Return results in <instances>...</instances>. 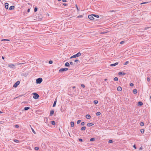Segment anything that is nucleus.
Here are the masks:
<instances>
[{"instance_id": "20", "label": "nucleus", "mask_w": 151, "mask_h": 151, "mask_svg": "<svg viewBox=\"0 0 151 151\" xmlns=\"http://www.w3.org/2000/svg\"><path fill=\"white\" fill-rule=\"evenodd\" d=\"M137 89H134L133 90V92L134 94H136L137 93Z\"/></svg>"}, {"instance_id": "56", "label": "nucleus", "mask_w": 151, "mask_h": 151, "mask_svg": "<svg viewBox=\"0 0 151 151\" xmlns=\"http://www.w3.org/2000/svg\"><path fill=\"white\" fill-rule=\"evenodd\" d=\"M74 58V57H73V56H71L70 57V58L71 59V58Z\"/></svg>"}, {"instance_id": "4", "label": "nucleus", "mask_w": 151, "mask_h": 151, "mask_svg": "<svg viewBox=\"0 0 151 151\" xmlns=\"http://www.w3.org/2000/svg\"><path fill=\"white\" fill-rule=\"evenodd\" d=\"M81 55V53L80 52H79L78 53H77V54L75 55H73V57L74 58H76L77 57H78L79 56H80Z\"/></svg>"}, {"instance_id": "14", "label": "nucleus", "mask_w": 151, "mask_h": 151, "mask_svg": "<svg viewBox=\"0 0 151 151\" xmlns=\"http://www.w3.org/2000/svg\"><path fill=\"white\" fill-rule=\"evenodd\" d=\"M86 118L88 119H89L91 118V116L89 114H87L86 116Z\"/></svg>"}, {"instance_id": "40", "label": "nucleus", "mask_w": 151, "mask_h": 151, "mask_svg": "<svg viewBox=\"0 0 151 151\" xmlns=\"http://www.w3.org/2000/svg\"><path fill=\"white\" fill-rule=\"evenodd\" d=\"M113 141L112 140H109V142H108L109 143H112L113 142Z\"/></svg>"}, {"instance_id": "21", "label": "nucleus", "mask_w": 151, "mask_h": 151, "mask_svg": "<svg viewBox=\"0 0 151 151\" xmlns=\"http://www.w3.org/2000/svg\"><path fill=\"white\" fill-rule=\"evenodd\" d=\"M140 131L142 133H143L144 132L145 130L144 129H140Z\"/></svg>"}, {"instance_id": "2", "label": "nucleus", "mask_w": 151, "mask_h": 151, "mask_svg": "<svg viewBox=\"0 0 151 151\" xmlns=\"http://www.w3.org/2000/svg\"><path fill=\"white\" fill-rule=\"evenodd\" d=\"M42 81V78H39L36 80V83L37 84H40Z\"/></svg>"}, {"instance_id": "11", "label": "nucleus", "mask_w": 151, "mask_h": 151, "mask_svg": "<svg viewBox=\"0 0 151 151\" xmlns=\"http://www.w3.org/2000/svg\"><path fill=\"white\" fill-rule=\"evenodd\" d=\"M93 125V124L91 123H88L87 124V126L88 127H91Z\"/></svg>"}, {"instance_id": "48", "label": "nucleus", "mask_w": 151, "mask_h": 151, "mask_svg": "<svg viewBox=\"0 0 151 151\" xmlns=\"http://www.w3.org/2000/svg\"><path fill=\"white\" fill-rule=\"evenodd\" d=\"M130 86H134V84L133 83H131L130 84Z\"/></svg>"}, {"instance_id": "46", "label": "nucleus", "mask_w": 151, "mask_h": 151, "mask_svg": "<svg viewBox=\"0 0 151 151\" xmlns=\"http://www.w3.org/2000/svg\"><path fill=\"white\" fill-rule=\"evenodd\" d=\"M69 63L71 65H73V63L72 62H70Z\"/></svg>"}, {"instance_id": "41", "label": "nucleus", "mask_w": 151, "mask_h": 151, "mask_svg": "<svg viewBox=\"0 0 151 151\" xmlns=\"http://www.w3.org/2000/svg\"><path fill=\"white\" fill-rule=\"evenodd\" d=\"M37 10V7H35L34 9V11L35 12H36Z\"/></svg>"}, {"instance_id": "49", "label": "nucleus", "mask_w": 151, "mask_h": 151, "mask_svg": "<svg viewBox=\"0 0 151 151\" xmlns=\"http://www.w3.org/2000/svg\"><path fill=\"white\" fill-rule=\"evenodd\" d=\"M76 8H77V10H78V11H79V9H78V6H77V5H76Z\"/></svg>"}, {"instance_id": "13", "label": "nucleus", "mask_w": 151, "mask_h": 151, "mask_svg": "<svg viewBox=\"0 0 151 151\" xmlns=\"http://www.w3.org/2000/svg\"><path fill=\"white\" fill-rule=\"evenodd\" d=\"M117 90L118 91H121L122 90V88L120 86H119L117 88Z\"/></svg>"}, {"instance_id": "47", "label": "nucleus", "mask_w": 151, "mask_h": 151, "mask_svg": "<svg viewBox=\"0 0 151 151\" xmlns=\"http://www.w3.org/2000/svg\"><path fill=\"white\" fill-rule=\"evenodd\" d=\"M32 132L35 134H36V132H35V131H34V130L32 128Z\"/></svg>"}, {"instance_id": "59", "label": "nucleus", "mask_w": 151, "mask_h": 151, "mask_svg": "<svg viewBox=\"0 0 151 151\" xmlns=\"http://www.w3.org/2000/svg\"><path fill=\"white\" fill-rule=\"evenodd\" d=\"M142 147H140V148H139V150H142Z\"/></svg>"}, {"instance_id": "42", "label": "nucleus", "mask_w": 151, "mask_h": 151, "mask_svg": "<svg viewBox=\"0 0 151 151\" xmlns=\"http://www.w3.org/2000/svg\"><path fill=\"white\" fill-rule=\"evenodd\" d=\"M14 127L16 128H18L19 127V126L17 124L15 125Z\"/></svg>"}, {"instance_id": "9", "label": "nucleus", "mask_w": 151, "mask_h": 151, "mask_svg": "<svg viewBox=\"0 0 151 151\" xmlns=\"http://www.w3.org/2000/svg\"><path fill=\"white\" fill-rule=\"evenodd\" d=\"M118 62H116V63H114V64H111L110 65V66H112V67L118 65Z\"/></svg>"}, {"instance_id": "23", "label": "nucleus", "mask_w": 151, "mask_h": 151, "mask_svg": "<svg viewBox=\"0 0 151 151\" xmlns=\"http://www.w3.org/2000/svg\"><path fill=\"white\" fill-rule=\"evenodd\" d=\"M92 15H93V16L97 17V18H99V16L98 15H95L94 14H92Z\"/></svg>"}, {"instance_id": "16", "label": "nucleus", "mask_w": 151, "mask_h": 151, "mask_svg": "<svg viewBox=\"0 0 151 151\" xmlns=\"http://www.w3.org/2000/svg\"><path fill=\"white\" fill-rule=\"evenodd\" d=\"M54 111L53 110H52L50 111V116H52L54 114Z\"/></svg>"}, {"instance_id": "58", "label": "nucleus", "mask_w": 151, "mask_h": 151, "mask_svg": "<svg viewBox=\"0 0 151 151\" xmlns=\"http://www.w3.org/2000/svg\"><path fill=\"white\" fill-rule=\"evenodd\" d=\"M63 4L64 6H66L67 5V4L65 3H63Z\"/></svg>"}, {"instance_id": "31", "label": "nucleus", "mask_w": 151, "mask_h": 151, "mask_svg": "<svg viewBox=\"0 0 151 151\" xmlns=\"http://www.w3.org/2000/svg\"><path fill=\"white\" fill-rule=\"evenodd\" d=\"M129 63V62L128 61H127L125 62V63L124 64V65H126L127 64Z\"/></svg>"}, {"instance_id": "44", "label": "nucleus", "mask_w": 151, "mask_h": 151, "mask_svg": "<svg viewBox=\"0 0 151 151\" xmlns=\"http://www.w3.org/2000/svg\"><path fill=\"white\" fill-rule=\"evenodd\" d=\"M124 41H122L120 42V44H122L124 43Z\"/></svg>"}, {"instance_id": "24", "label": "nucleus", "mask_w": 151, "mask_h": 151, "mask_svg": "<svg viewBox=\"0 0 151 151\" xmlns=\"http://www.w3.org/2000/svg\"><path fill=\"white\" fill-rule=\"evenodd\" d=\"M51 124L52 125H55V122L54 121H51Z\"/></svg>"}, {"instance_id": "38", "label": "nucleus", "mask_w": 151, "mask_h": 151, "mask_svg": "<svg viewBox=\"0 0 151 151\" xmlns=\"http://www.w3.org/2000/svg\"><path fill=\"white\" fill-rule=\"evenodd\" d=\"M150 28V27H145L144 30H147V29H149Z\"/></svg>"}, {"instance_id": "54", "label": "nucleus", "mask_w": 151, "mask_h": 151, "mask_svg": "<svg viewBox=\"0 0 151 151\" xmlns=\"http://www.w3.org/2000/svg\"><path fill=\"white\" fill-rule=\"evenodd\" d=\"M79 61V60H75V62H76Z\"/></svg>"}, {"instance_id": "63", "label": "nucleus", "mask_w": 151, "mask_h": 151, "mask_svg": "<svg viewBox=\"0 0 151 151\" xmlns=\"http://www.w3.org/2000/svg\"><path fill=\"white\" fill-rule=\"evenodd\" d=\"M2 112L1 111H0V113H2Z\"/></svg>"}, {"instance_id": "28", "label": "nucleus", "mask_w": 151, "mask_h": 151, "mask_svg": "<svg viewBox=\"0 0 151 151\" xmlns=\"http://www.w3.org/2000/svg\"><path fill=\"white\" fill-rule=\"evenodd\" d=\"M95 138H91L90 139V141H93L95 140Z\"/></svg>"}, {"instance_id": "6", "label": "nucleus", "mask_w": 151, "mask_h": 151, "mask_svg": "<svg viewBox=\"0 0 151 151\" xmlns=\"http://www.w3.org/2000/svg\"><path fill=\"white\" fill-rule=\"evenodd\" d=\"M93 15H89L88 16V18L91 20H93L94 19V18L93 17Z\"/></svg>"}, {"instance_id": "50", "label": "nucleus", "mask_w": 151, "mask_h": 151, "mask_svg": "<svg viewBox=\"0 0 151 151\" xmlns=\"http://www.w3.org/2000/svg\"><path fill=\"white\" fill-rule=\"evenodd\" d=\"M148 3V2H143V3H141L140 4H146V3Z\"/></svg>"}, {"instance_id": "18", "label": "nucleus", "mask_w": 151, "mask_h": 151, "mask_svg": "<svg viewBox=\"0 0 151 151\" xmlns=\"http://www.w3.org/2000/svg\"><path fill=\"white\" fill-rule=\"evenodd\" d=\"M65 66L66 67L69 66H70V64L68 62H66L65 64Z\"/></svg>"}, {"instance_id": "62", "label": "nucleus", "mask_w": 151, "mask_h": 151, "mask_svg": "<svg viewBox=\"0 0 151 151\" xmlns=\"http://www.w3.org/2000/svg\"><path fill=\"white\" fill-rule=\"evenodd\" d=\"M27 4H29V5H30V3H27Z\"/></svg>"}, {"instance_id": "61", "label": "nucleus", "mask_w": 151, "mask_h": 151, "mask_svg": "<svg viewBox=\"0 0 151 151\" xmlns=\"http://www.w3.org/2000/svg\"><path fill=\"white\" fill-rule=\"evenodd\" d=\"M2 58L3 59H4V57H3H3H2Z\"/></svg>"}, {"instance_id": "33", "label": "nucleus", "mask_w": 151, "mask_h": 151, "mask_svg": "<svg viewBox=\"0 0 151 151\" xmlns=\"http://www.w3.org/2000/svg\"><path fill=\"white\" fill-rule=\"evenodd\" d=\"M14 141L18 143L19 142V141L17 139H14Z\"/></svg>"}, {"instance_id": "39", "label": "nucleus", "mask_w": 151, "mask_h": 151, "mask_svg": "<svg viewBox=\"0 0 151 151\" xmlns=\"http://www.w3.org/2000/svg\"><path fill=\"white\" fill-rule=\"evenodd\" d=\"M83 17V16L81 15H79L77 17V18H82Z\"/></svg>"}, {"instance_id": "22", "label": "nucleus", "mask_w": 151, "mask_h": 151, "mask_svg": "<svg viewBox=\"0 0 151 151\" xmlns=\"http://www.w3.org/2000/svg\"><path fill=\"white\" fill-rule=\"evenodd\" d=\"M140 126H143L144 125V124L143 122H140Z\"/></svg>"}, {"instance_id": "34", "label": "nucleus", "mask_w": 151, "mask_h": 151, "mask_svg": "<svg viewBox=\"0 0 151 151\" xmlns=\"http://www.w3.org/2000/svg\"><path fill=\"white\" fill-rule=\"evenodd\" d=\"M10 40H9L8 39H4L1 40L2 41H9Z\"/></svg>"}, {"instance_id": "52", "label": "nucleus", "mask_w": 151, "mask_h": 151, "mask_svg": "<svg viewBox=\"0 0 151 151\" xmlns=\"http://www.w3.org/2000/svg\"><path fill=\"white\" fill-rule=\"evenodd\" d=\"M133 147L135 149H136V145H134L133 146Z\"/></svg>"}, {"instance_id": "19", "label": "nucleus", "mask_w": 151, "mask_h": 151, "mask_svg": "<svg viewBox=\"0 0 151 151\" xmlns=\"http://www.w3.org/2000/svg\"><path fill=\"white\" fill-rule=\"evenodd\" d=\"M70 124H71V127H73L74 126V122H71Z\"/></svg>"}, {"instance_id": "3", "label": "nucleus", "mask_w": 151, "mask_h": 151, "mask_svg": "<svg viewBox=\"0 0 151 151\" xmlns=\"http://www.w3.org/2000/svg\"><path fill=\"white\" fill-rule=\"evenodd\" d=\"M68 70V68H62L60 69L59 70V72L61 73L63 71H66Z\"/></svg>"}, {"instance_id": "25", "label": "nucleus", "mask_w": 151, "mask_h": 151, "mask_svg": "<svg viewBox=\"0 0 151 151\" xmlns=\"http://www.w3.org/2000/svg\"><path fill=\"white\" fill-rule=\"evenodd\" d=\"M86 127H83L81 128V130H84L86 129Z\"/></svg>"}, {"instance_id": "26", "label": "nucleus", "mask_w": 151, "mask_h": 151, "mask_svg": "<svg viewBox=\"0 0 151 151\" xmlns=\"http://www.w3.org/2000/svg\"><path fill=\"white\" fill-rule=\"evenodd\" d=\"M29 109V107H25L24 108V109L25 110H28Z\"/></svg>"}, {"instance_id": "53", "label": "nucleus", "mask_w": 151, "mask_h": 151, "mask_svg": "<svg viewBox=\"0 0 151 151\" xmlns=\"http://www.w3.org/2000/svg\"><path fill=\"white\" fill-rule=\"evenodd\" d=\"M62 1L63 2H66V0H63Z\"/></svg>"}, {"instance_id": "35", "label": "nucleus", "mask_w": 151, "mask_h": 151, "mask_svg": "<svg viewBox=\"0 0 151 151\" xmlns=\"http://www.w3.org/2000/svg\"><path fill=\"white\" fill-rule=\"evenodd\" d=\"M39 149V147H35V150H38Z\"/></svg>"}, {"instance_id": "32", "label": "nucleus", "mask_w": 151, "mask_h": 151, "mask_svg": "<svg viewBox=\"0 0 151 151\" xmlns=\"http://www.w3.org/2000/svg\"><path fill=\"white\" fill-rule=\"evenodd\" d=\"M81 122V120H78L77 122V124H79Z\"/></svg>"}, {"instance_id": "12", "label": "nucleus", "mask_w": 151, "mask_h": 151, "mask_svg": "<svg viewBox=\"0 0 151 151\" xmlns=\"http://www.w3.org/2000/svg\"><path fill=\"white\" fill-rule=\"evenodd\" d=\"M143 105V103L141 101H139L138 102L137 105L138 106H141Z\"/></svg>"}, {"instance_id": "57", "label": "nucleus", "mask_w": 151, "mask_h": 151, "mask_svg": "<svg viewBox=\"0 0 151 151\" xmlns=\"http://www.w3.org/2000/svg\"><path fill=\"white\" fill-rule=\"evenodd\" d=\"M24 64V63H18V64H17L18 65H20V64Z\"/></svg>"}, {"instance_id": "8", "label": "nucleus", "mask_w": 151, "mask_h": 151, "mask_svg": "<svg viewBox=\"0 0 151 151\" xmlns=\"http://www.w3.org/2000/svg\"><path fill=\"white\" fill-rule=\"evenodd\" d=\"M118 74L120 75L124 76L126 74V73H124L122 72H119Z\"/></svg>"}, {"instance_id": "36", "label": "nucleus", "mask_w": 151, "mask_h": 151, "mask_svg": "<svg viewBox=\"0 0 151 151\" xmlns=\"http://www.w3.org/2000/svg\"><path fill=\"white\" fill-rule=\"evenodd\" d=\"M147 81H148V82L150 80V78L149 77H147Z\"/></svg>"}, {"instance_id": "60", "label": "nucleus", "mask_w": 151, "mask_h": 151, "mask_svg": "<svg viewBox=\"0 0 151 151\" xmlns=\"http://www.w3.org/2000/svg\"><path fill=\"white\" fill-rule=\"evenodd\" d=\"M76 88V87L75 86H73V87H72V88Z\"/></svg>"}, {"instance_id": "7", "label": "nucleus", "mask_w": 151, "mask_h": 151, "mask_svg": "<svg viewBox=\"0 0 151 151\" xmlns=\"http://www.w3.org/2000/svg\"><path fill=\"white\" fill-rule=\"evenodd\" d=\"M14 65V64H9L8 65V66L9 67V68H14V67L15 65Z\"/></svg>"}, {"instance_id": "43", "label": "nucleus", "mask_w": 151, "mask_h": 151, "mask_svg": "<svg viewBox=\"0 0 151 151\" xmlns=\"http://www.w3.org/2000/svg\"><path fill=\"white\" fill-rule=\"evenodd\" d=\"M49 63L50 64H51L53 62L52 60H50L49 62Z\"/></svg>"}, {"instance_id": "1", "label": "nucleus", "mask_w": 151, "mask_h": 151, "mask_svg": "<svg viewBox=\"0 0 151 151\" xmlns=\"http://www.w3.org/2000/svg\"><path fill=\"white\" fill-rule=\"evenodd\" d=\"M32 94L34 95L33 96V98L34 99H37L39 98V96L38 94L35 93H32Z\"/></svg>"}, {"instance_id": "17", "label": "nucleus", "mask_w": 151, "mask_h": 151, "mask_svg": "<svg viewBox=\"0 0 151 151\" xmlns=\"http://www.w3.org/2000/svg\"><path fill=\"white\" fill-rule=\"evenodd\" d=\"M56 101H57V99H55V101H54V104H53V107H54L55 106L56 104Z\"/></svg>"}, {"instance_id": "15", "label": "nucleus", "mask_w": 151, "mask_h": 151, "mask_svg": "<svg viewBox=\"0 0 151 151\" xmlns=\"http://www.w3.org/2000/svg\"><path fill=\"white\" fill-rule=\"evenodd\" d=\"M14 6H12L10 7L9 8V10H12L14 9Z\"/></svg>"}, {"instance_id": "30", "label": "nucleus", "mask_w": 151, "mask_h": 151, "mask_svg": "<svg viewBox=\"0 0 151 151\" xmlns=\"http://www.w3.org/2000/svg\"><path fill=\"white\" fill-rule=\"evenodd\" d=\"M114 80L115 81H117L118 80V78L117 77H116L114 78Z\"/></svg>"}, {"instance_id": "27", "label": "nucleus", "mask_w": 151, "mask_h": 151, "mask_svg": "<svg viewBox=\"0 0 151 151\" xmlns=\"http://www.w3.org/2000/svg\"><path fill=\"white\" fill-rule=\"evenodd\" d=\"M98 103V101L97 100H95L94 101V103L95 104H97Z\"/></svg>"}, {"instance_id": "5", "label": "nucleus", "mask_w": 151, "mask_h": 151, "mask_svg": "<svg viewBox=\"0 0 151 151\" xmlns=\"http://www.w3.org/2000/svg\"><path fill=\"white\" fill-rule=\"evenodd\" d=\"M20 82L19 81H17L13 85V87H16L19 84Z\"/></svg>"}, {"instance_id": "64", "label": "nucleus", "mask_w": 151, "mask_h": 151, "mask_svg": "<svg viewBox=\"0 0 151 151\" xmlns=\"http://www.w3.org/2000/svg\"><path fill=\"white\" fill-rule=\"evenodd\" d=\"M58 1H61V0H58Z\"/></svg>"}, {"instance_id": "51", "label": "nucleus", "mask_w": 151, "mask_h": 151, "mask_svg": "<svg viewBox=\"0 0 151 151\" xmlns=\"http://www.w3.org/2000/svg\"><path fill=\"white\" fill-rule=\"evenodd\" d=\"M79 140L80 141V142H82L83 141V140L82 139H79Z\"/></svg>"}, {"instance_id": "37", "label": "nucleus", "mask_w": 151, "mask_h": 151, "mask_svg": "<svg viewBox=\"0 0 151 151\" xmlns=\"http://www.w3.org/2000/svg\"><path fill=\"white\" fill-rule=\"evenodd\" d=\"M85 124V123L84 122H82L81 123V125L82 126H83Z\"/></svg>"}, {"instance_id": "29", "label": "nucleus", "mask_w": 151, "mask_h": 151, "mask_svg": "<svg viewBox=\"0 0 151 151\" xmlns=\"http://www.w3.org/2000/svg\"><path fill=\"white\" fill-rule=\"evenodd\" d=\"M101 114V113L98 112L96 113V115L97 116H99Z\"/></svg>"}, {"instance_id": "45", "label": "nucleus", "mask_w": 151, "mask_h": 151, "mask_svg": "<svg viewBox=\"0 0 151 151\" xmlns=\"http://www.w3.org/2000/svg\"><path fill=\"white\" fill-rule=\"evenodd\" d=\"M81 87H83V88L85 87L84 85V84H81Z\"/></svg>"}, {"instance_id": "55", "label": "nucleus", "mask_w": 151, "mask_h": 151, "mask_svg": "<svg viewBox=\"0 0 151 151\" xmlns=\"http://www.w3.org/2000/svg\"><path fill=\"white\" fill-rule=\"evenodd\" d=\"M30 11V9H28V10H27V12H29Z\"/></svg>"}, {"instance_id": "10", "label": "nucleus", "mask_w": 151, "mask_h": 151, "mask_svg": "<svg viewBox=\"0 0 151 151\" xmlns=\"http://www.w3.org/2000/svg\"><path fill=\"white\" fill-rule=\"evenodd\" d=\"M8 6H9V4L8 3H6L5 4V7L6 9H8V7H9Z\"/></svg>"}]
</instances>
